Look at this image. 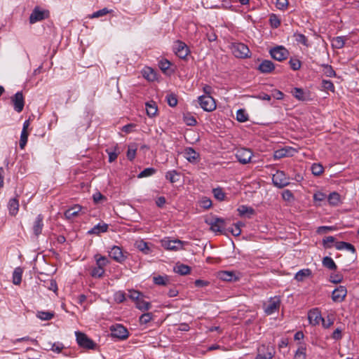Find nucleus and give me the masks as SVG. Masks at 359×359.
Instances as JSON below:
<instances>
[{
  "mask_svg": "<svg viewBox=\"0 0 359 359\" xmlns=\"http://www.w3.org/2000/svg\"><path fill=\"white\" fill-rule=\"evenodd\" d=\"M230 49L232 54L237 58L245 59L251 56L249 48L243 43H232Z\"/></svg>",
  "mask_w": 359,
  "mask_h": 359,
  "instance_id": "1",
  "label": "nucleus"
},
{
  "mask_svg": "<svg viewBox=\"0 0 359 359\" xmlns=\"http://www.w3.org/2000/svg\"><path fill=\"white\" fill-rule=\"evenodd\" d=\"M272 182L275 187L281 189L290 184V178L283 171L278 170L273 175Z\"/></svg>",
  "mask_w": 359,
  "mask_h": 359,
  "instance_id": "2",
  "label": "nucleus"
},
{
  "mask_svg": "<svg viewBox=\"0 0 359 359\" xmlns=\"http://www.w3.org/2000/svg\"><path fill=\"white\" fill-rule=\"evenodd\" d=\"M162 247L169 250H180L183 248L184 242L178 239L165 238L161 241Z\"/></svg>",
  "mask_w": 359,
  "mask_h": 359,
  "instance_id": "3",
  "label": "nucleus"
},
{
  "mask_svg": "<svg viewBox=\"0 0 359 359\" xmlns=\"http://www.w3.org/2000/svg\"><path fill=\"white\" fill-rule=\"evenodd\" d=\"M201 107L207 111H211L216 108L215 100L209 95H203L198 97Z\"/></svg>",
  "mask_w": 359,
  "mask_h": 359,
  "instance_id": "4",
  "label": "nucleus"
},
{
  "mask_svg": "<svg viewBox=\"0 0 359 359\" xmlns=\"http://www.w3.org/2000/svg\"><path fill=\"white\" fill-rule=\"evenodd\" d=\"M75 335L79 346L88 349H93L95 348V344L84 333L76 332Z\"/></svg>",
  "mask_w": 359,
  "mask_h": 359,
  "instance_id": "5",
  "label": "nucleus"
},
{
  "mask_svg": "<svg viewBox=\"0 0 359 359\" xmlns=\"http://www.w3.org/2000/svg\"><path fill=\"white\" fill-rule=\"evenodd\" d=\"M111 335L114 338L124 340L128 337V330L121 324L112 325L110 327Z\"/></svg>",
  "mask_w": 359,
  "mask_h": 359,
  "instance_id": "6",
  "label": "nucleus"
},
{
  "mask_svg": "<svg viewBox=\"0 0 359 359\" xmlns=\"http://www.w3.org/2000/svg\"><path fill=\"white\" fill-rule=\"evenodd\" d=\"M236 157L237 160L242 164H247L249 163L253 156V153L251 150L241 148L237 149L236 152Z\"/></svg>",
  "mask_w": 359,
  "mask_h": 359,
  "instance_id": "7",
  "label": "nucleus"
},
{
  "mask_svg": "<svg viewBox=\"0 0 359 359\" xmlns=\"http://www.w3.org/2000/svg\"><path fill=\"white\" fill-rule=\"evenodd\" d=\"M274 353L275 351L273 347L262 345L257 349V355L255 359H272Z\"/></svg>",
  "mask_w": 359,
  "mask_h": 359,
  "instance_id": "8",
  "label": "nucleus"
},
{
  "mask_svg": "<svg viewBox=\"0 0 359 359\" xmlns=\"http://www.w3.org/2000/svg\"><path fill=\"white\" fill-rule=\"evenodd\" d=\"M270 55L273 59L283 61L287 57L289 52L283 46H277L270 50Z\"/></svg>",
  "mask_w": 359,
  "mask_h": 359,
  "instance_id": "9",
  "label": "nucleus"
},
{
  "mask_svg": "<svg viewBox=\"0 0 359 359\" xmlns=\"http://www.w3.org/2000/svg\"><path fill=\"white\" fill-rule=\"evenodd\" d=\"M173 50L175 55L182 59L185 58L189 52L188 46L184 42L180 41L175 42Z\"/></svg>",
  "mask_w": 359,
  "mask_h": 359,
  "instance_id": "10",
  "label": "nucleus"
},
{
  "mask_svg": "<svg viewBox=\"0 0 359 359\" xmlns=\"http://www.w3.org/2000/svg\"><path fill=\"white\" fill-rule=\"evenodd\" d=\"M280 301L278 297L271 298L267 304H264V311L267 315H271L279 309Z\"/></svg>",
  "mask_w": 359,
  "mask_h": 359,
  "instance_id": "11",
  "label": "nucleus"
},
{
  "mask_svg": "<svg viewBox=\"0 0 359 359\" xmlns=\"http://www.w3.org/2000/svg\"><path fill=\"white\" fill-rule=\"evenodd\" d=\"M347 294V290L345 286L340 285L334 289L332 293V299L334 302H342Z\"/></svg>",
  "mask_w": 359,
  "mask_h": 359,
  "instance_id": "12",
  "label": "nucleus"
},
{
  "mask_svg": "<svg viewBox=\"0 0 359 359\" xmlns=\"http://www.w3.org/2000/svg\"><path fill=\"white\" fill-rule=\"evenodd\" d=\"M14 109L17 112H21L23 109L25 102L22 92H17L13 97H11Z\"/></svg>",
  "mask_w": 359,
  "mask_h": 359,
  "instance_id": "13",
  "label": "nucleus"
},
{
  "mask_svg": "<svg viewBox=\"0 0 359 359\" xmlns=\"http://www.w3.org/2000/svg\"><path fill=\"white\" fill-rule=\"evenodd\" d=\"M109 255L111 258L117 262L121 263L126 259L121 248L118 246L114 245L109 251Z\"/></svg>",
  "mask_w": 359,
  "mask_h": 359,
  "instance_id": "14",
  "label": "nucleus"
},
{
  "mask_svg": "<svg viewBox=\"0 0 359 359\" xmlns=\"http://www.w3.org/2000/svg\"><path fill=\"white\" fill-rule=\"evenodd\" d=\"M43 228V216L39 214L36 217L32 224V231L36 237H38L42 233Z\"/></svg>",
  "mask_w": 359,
  "mask_h": 359,
  "instance_id": "15",
  "label": "nucleus"
},
{
  "mask_svg": "<svg viewBox=\"0 0 359 359\" xmlns=\"http://www.w3.org/2000/svg\"><path fill=\"white\" fill-rule=\"evenodd\" d=\"M292 95L299 101L311 100L310 93L309 91H304L302 88H294L291 91Z\"/></svg>",
  "mask_w": 359,
  "mask_h": 359,
  "instance_id": "16",
  "label": "nucleus"
},
{
  "mask_svg": "<svg viewBox=\"0 0 359 359\" xmlns=\"http://www.w3.org/2000/svg\"><path fill=\"white\" fill-rule=\"evenodd\" d=\"M308 319L310 324L316 325H318L320 321H323V318H322L321 313L318 309H316L309 311L308 313Z\"/></svg>",
  "mask_w": 359,
  "mask_h": 359,
  "instance_id": "17",
  "label": "nucleus"
},
{
  "mask_svg": "<svg viewBox=\"0 0 359 359\" xmlns=\"http://www.w3.org/2000/svg\"><path fill=\"white\" fill-rule=\"evenodd\" d=\"M275 69L273 62L269 60H263L258 67V70L263 74H269Z\"/></svg>",
  "mask_w": 359,
  "mask_h": 359,
  "instance_id": "18",
  "label": "nucleus"
},
{
  "mask_svg": "<svg viewBox=\"0 0 359 359\" xmlns=\"http://www.w3.org/2000/svg\"><path fill=\"white\" fill-rule=\"evenodd\" d=\"M210 225L212 231L222 233L224 228V221L219 218H212L210 222Z\"/></svg>",
  "mask_w": 359,
  "mask_h": 359,
  "instance_id": "19",
  "label": "nucleus"
},
{
  "mask_svg": "<svg viewBox=\"0 0 359 359\" xmlns=\"http://www.w3.org/2000/svg\"><path fill=\"white\" fill-rule=\"evenodd\" d=\"M82 210V207L79 205H75L65 212V216L67 219H72L76 217Z\"/></svg>",
  "mask_w": 359,
  "mask_h": 359,
  "instance_id": "20",
  "label": "nucleus"
},
{
  "mask_svg": "<svg viewBox=\"0 0 359 359\" xmlns=\"http://www.w3.org/2000/svg\"><path fill=\"white\" fill-rule=\"evenodd\" d=\"M184 157L190 163H196L199 158V154L191 147L184 151Z\"/></svg>",
  "mask_w": 359,
  "mask_h": 359,
  "instance_id": "21",
  "label": "nucleus"
},
{
  "mask_svg": "<svg viewBox=\"0 0 359 359\" xmlns=\"http://www.w3.org/2000/svg\"><path fill=\"white\" fill-rule=\"evenodd\" d=\"M45 18V12L35 8L29 16V22L33 24Z\"/></svg>",
  "mask_w": 359,
  "mask_h": 359,
  "instance_id": "22",
  "label": "nucleus"
},
{
  "mask_svg": "<svg viewBox=\"0 0 359 359\" xmlns=\"http://www.w3.org/2000/svg\"><path fill=\"white\" fill-rule=\"evenodd\" d=\"M108 229V225L105 223H99L94 226L91 229L88 231V234L99 235L101 233L106 232Z\"/></svg>",
  "mask_w": 359,
  "mask_h": 359,
  "instance_id": "23",
  "label": "nucleus"
},
{
  "mask_svg": "<svg viewBox=\"0 0 359 359\" xmlns=\"http://www.w3.org/2000/svg\"><path fill=\"white\" fill-rule=\"evenodd\" d=\"M334 245H335L336 249L338 250H346L351 252L352 253H355V252H356L355 247L349 243L339 241V242H336Z\"/></svg>",
  "mask_w": 359,
  "mask_h": 359,
  "instance_id": "24",
  "label": "nucleus"
},
{
  "mask_svg": "<svg viewBox=\"0 0 359 359\" xmlns=\"http://www.w3.org/2000/svg\"><path fill=\"white\" fill-rule=\"evenodd\" d=\"M143 76L148 81H154L157 79L156 73L154 70L149 67H146L142 70Z\"/></svg>",
  "mask_w": 359,
  "mask_h": 359,
  "instance_id": "25",
  "label": "nucleus"
},
{
  "mask_svg": "<svg viewBox=\"0 0 359 359\" xmlns=\"http://www.w3.org/2000/svg\"><path fill=\"white\" fill-rule=\"evenodd\" d=\"M153 282L154 284H156L157 285L165 286L170 283V278L167 275H164V276L158 275V276H155L153 277Z\"/></svg>",
  "mask_w": 359,
  "mask_h": 359,
  "instance_id": "26",
  "label": "nucleus"
},
{
  "mask_svg": "<svg viewBox=\"0 0 359 359\" xmlns=\"http://www.w3.org/2000/svg\"><path fill=\"white\" fill-rule=\"evenodd\" d=\"M241 273L236 271H226V282H236L241 279Z\"/></svg>",
  "mask_w": 359,
  "mask_h": 359,
  "instance_id": "27",
  "label": "nucleus"
},
{
  "mask_svg": "<svg viewBox=\"0 0 359 359\" xmlns=\"http://www.w3.org/2000/svg\"><path fill=\"white\" fill-rule=\"evenodd\" d=\"M8 208L9 210V212L11 215H15L19 210V203L18 201L14 198H11L8 204Z\"/></svg>",
  "mask_w": 359,
  "mask_h": 359,
  "instance_id": "28",
  "label": "nucleus"
},
{
  "mask_svg": "<svg viewBox=\"0 0 359 359\" xmlns=\"http://www.w3.org/2000/svg\"><path fill=\"white\" fill-rule=\"evenodd\" d=\"M311 274V271L309 269H304L299 271L294 276V279L301 282L303 281L306 278L309 277Z\"/></svg>",
  "mask_w": 359,
  "mask_h": 359,
  "instance_id": "29",
  "label": "nucleus"
},
{
  "mask_svg": "<svg viewBox=\"0 0 359 359\" xmlns=\"http://www.w3.org/2000/svg\"><path fill=\"white\" fill-rule=\"evenodd\" d=\"M346 38L345 36H337L332 40V46L334 48L340 49L345 45Z\"/></svg>",
  "mask_w": 359,
  "mask_h": 359,
  "instance_id": "30",
  "label": "nucleus"
},
{
  "mask_svg": "<svg viewBox=\"0 0 359 359\" xmlns=\"http://www.w3.org/2000/svg\"><path fill=\"white\" fill-rule=\"evenodd\" d=\"M180 173L175 170H169L165 173V179L170 183H175L179 180Z\"/></svg>",
  "mask_w": 359,
  "mask_h": 359,
  "instance_id": "31",
  "label": "nucleus"
},
{
  "mask_svg": "<svg viewBox=\"0 0 359 359\" xmlns=\"http://www.w3.org/2000/svg\"><path fill=\"white\" fill-rule=\"evenodd\" d=\"M136 307L142 311H148L151 308V303L144 300L142 297L135 302Z\"/></svg>",
  "mask_w": 359,
  "mask_h": 359,
  "instance_id": "32",
  "label": "nucleus"
},
{
  "mask_svg": "<svg viewBox=\"0 0 359 359\" xmlns=\"http://www.w3.org/2000/svg\"><path fill=\"white\" fill-rule=\"evenodd\" d=\"M135 246L139 250L143 252L144 254H149L151 252L148 243L142 240L136 241Z\"/></svg>",
  "mask_w": 359,
  "mask_h": 359,
  "instance_id": "33",
  "label": "nucleus"
},
{
  "mask_svg": "<svg viewBox=\"0 0 359 359\" xmlns=\"http://www.w3.org/2000/svg\"><path fill=\"white\" fill-rule=\"evenodd\" d=\"M22 269L18 267L16 268L13 273V283L15 285H19L22 281Z\"/></svg>",
  "mask_w": 359,
  "mask_h": 359,
  "instance_id": "34",
  "label": "nucleus"
},
{
  "mask_svg": "<svg viewBox=\"0 0 359 359\" xmlns=\"http://www.w3.org/2000/svg\"><path fill=\"white\" fill-rule=\"evenodd\" d=\"M323 265L330 270H335L337 269L336 264L334 263V260L330 257H325L323 258Z\"/></svg>",
  "mask_w": 359,
  "mask_h": 359,
  "instance_id": "35",
  "label": "nucleus"
},
{
  "mask_svg": "<svg viewBox=\"0 0 359 359\" xmlns=\"http://www.w3.org/2000/svg\"><path fill=\"white\" fill-rule=\"evenodd\" d=\"M137 149V147L136 144H133L128 145V151H127V154H126V156H127V158L128 160L133 161L135 158Z\"/></svg>",
  "mask_w": 359,
  "mask_h": 359,
  "instance_id": "36",
  "label": "nucleus"
},
{
  "mask_svg": "<svg viewBox=\"0 0 359 359\" xmlns=\"http://www.w3.org/2000/svg\"><path fill=\"white\" fill-rule=\"evenodd\" d=\"M191 269L185 264L177 265L175 268V271L180 275H187L190 273Z\"/></svg>",
  "mask_w": 359,
  "mask_h": 359,
  "instance_id": "37",
  "label": "nucleus"
},
{
  "mask_svg": "<svg viewBox=\"0 0 359 359\" xmlns=\"http://www.w3.org/2000/svg\"><path fill=\"white\" fill-rule=\"evenodd\" d=\"M157 107L154 102L146 104V111L149 116L152 117L156 114Z\"/></svg>",
  "mask_w": 359,
  "mask_h": 359,
  "instance_id": "38",
  "label": "nucleus"
},
{
  "mask_svg": "<svg viewBox=\"0 0 359 359\" xmlns=\"http://www.w3.org/2000/svg\"><path fill=\"white\" fill-rule=\"evenodd\" d=\"M236 120L238 122L243 123L248 120V114L245 109H238L236 112Z\"/></svg>",
  "mask_w": 359,
  "mask_h": 359,
  "instance_id": "39",
  "label": "nucleus"
},
{
  "mask_svg": "<svg viewBox=\"0 0 359 359\" xmlns=\"http://www.w3.org/2000/svg\"><path fill=\"white\" fill-rule=\"evenodd\" d=\"M328 202L332 205H337L340 201V196L337 192H332L328 196Z\"/></svg>",
  "mask_w": 359,
  "mask_h": 359,
  "instance_id": "40",
  "label": "nucleus"
},
{
  "mask_svg": "<svg viewBox=\"0 0 359 359\" xmlns=\"http://www.w3.org/2000/svg\"><path fill=\"white\" fill-rule=\"evenodd\" d=\"M238 211L239 212V215L241 216H244L246 215H251L254 214V210L250 208L245 205H241L238 208Z\"/></svg>",
  "mask_w": 359,
  "mask_h": 359,
  "instance_id": "41",
  "label": "nucleus"
},
{
  "mask_svg": "<svg viewBox=\"0 0 359 359\" xmlns=\"http://www.w3.org/2000/svg\"><path fill=\"white\" fill-rule=\"evenodd\" d=\"M311 169L312 173L316 176L320 175L324 171L323 166L320 163H313L311 165Z\"/></svg>",
  "mask_w": 359,
  "mask_h": 359,
  "instance_id": "42",
  "label": "nucleus"
},
{
  "mask_svg": "<svg viewBox=\"0 0 359 359\" xmlns=\"http://www.w3.org/2000/svg\"><path fill=\"white\" fill-rule=\"evenodd\" d=\"M282 198L285 201L293 202L294 201V196L292 192L289 189H285L282 192Z\"/></svg>",
  "mask_w": 359,
  "mask_h": 359,
  "instance_id": "43",
  "label": "nucleus"
},
{
  "mask_svg": "<svg viewBox=\"0 0 359 359\" xmlns=\"http://www.w3.org/2000/svg\"><path fill=\"white\" fill-rule=\"evenodd\" d=\"M333 243H336V239L334 236H330L323 239V245L325 248H331Z\"/></svg>",
  "mask_w": 359,
  "mask_h": 359,
  "instance_id": "44",
  "label": "nucleus"
},
{
  "mask_svg": "<svg viewBox=\"0 0 359 359\" xmlns=\"http://www.w3.org/2000/svg\"><path fill=\"white\" fill-rule=\"evenodd\" d=\"M306 347L303 345L300 346L297 350L294 359H306Z\"/></svg>",
  "mask_w": 359,
  "mask_h": 359,
  "instance_id": "45",
  "label": "nucleus"
},
{
  "mask_svg": "<svg viewBox=\"0 0 359 359\" xmlns=\"http://www.w3.org/2000/svg\"><path fill=\"white\" fill-rule=\"evenodd\" d=\"M269 22L273 28H278L280 25V20L276 14H271L269 16Z\"/></svg>",
  "mask_w": 359,
  "mask_h": 359,
  "instance_id": "46",
  "label": "nucleus"
},
{
  "mask_svg": "<svg viewBox=\"0 0 359 359\" xmlns=\"http://www.w3.org/2000/svg\"><path fill=\"white\" fill-rule=\"evenodd\" d=\"M155 173H156V170L154 168H145L144 170H143L142 172H140L138 174L137 177L138 178L147 177L151 176Z\"/></svg>",
  "mask_w": 359,
  "mask_h": 359,
  "instance_id": "47",
  "label": "nucleus"
},
{
  "mask_svg": "<svg viewBox=\"0 0 359 359\" xmlns=\"http://www.w3.org/2000/svg\"><path fill=\"white\" fill-rule=\"evenodd\" d=\"M36 316L42 320H48L53 318L54 314L48 311H39Z\"/></svg>",
  "mask_w": 359,
  "mask_h": 359,
  "instance_id": "48",
  "label": "nucleus"
},
{
  "mask_svg": "<svg viewBox=\"0 0 359 359\" xmlns=\"http://www.w3.org/2000/svg\"><path fill=\"white\" fill-rule=\"evenodd\" d=\"M104 271V269L95 266L94 268L92 269L90 275L93 278H101L102 276H103Z\"/></svg>",
  "mask_w": 359,
  "mask_h": 359,
  "instance_id": "49",
  "label": "nucleus"
},
{
  "mask_svg": "<svg viewBox=\"0 0 359 359\" xmlns=\"http://www.w3.org/2000/svg\"><path fill=\"white\" fill-rule=\"evenodd\" d=\"M94 258L96 262V265H102L104 266H106L109 264V260L104 256H101L97 254L94 256Z\"/></svg>",
  "mask_w": 359,
  "mask_h": 359,
  "instance_id": "50",
  "label": "nucleus"
},
{
  "mask_svg": "<svg viewBox=\"0 0 359 359\" xmlns=\"http://www.w3.org/2000/svg\"><path fill=\"white\" fill-rule=\"evenodd\" d=\"M111 12V10H109L108 8H104L102 9H100L99 11H97L95 12H94L91 15H90V18H100V17H102V16H104V15H106L108 13H110Z\"/></svg>",
  "mask_w": 359,
  "mask_h": 359,
  "instance_id": "51",
  "label": "nucleus"
},
{
  "mask_svg": "<svg viewBox=\"0 0 359 359\" xmlns=\"http://www.w3.org/2000/svg\"><path fill=\"white\" fill-rule=\"evenodd\" d=\"M153 318V315L151 313H143L140 317V323L141 325H145V324H147L148 323H149Z\"/></svg>",
  "mask_w": 359,
  "mask_h": 359,
  "instance_id": "52",
  "label": "nucleus"
},
{
  "mask_svg": "<svg viewBox=\"0 0 359 359\" xmlns=\"http://www.w3.org/2000/svg\"><path fill=\"white\" fill-rule=\"evenodd\" d=\"M212 193L214 195V197L219 200V201H223L224 200V192L223 191L222 188H215L212 189Z\"/></svg>",
  "mask_w": 359,
  "mask_h": 359,
  "instance_id": "53",
  "label": "nucleus"
},
{
  "mask_svg": "<svg viewBox=\"0 0 359 359\" xmlns=\"http://www.w3.org/2000/svg\"><path fill=\"white\" fill-rule=\"evenodd\" d=\"M128 297L136 302L142 297V294L137 290H128Z\"/></svg>",
  "mask_w": 359,
  "mask_h": 359,
  "instance_id": "54",
  "label": "nucleus"
},
{
  "mask_svg": "<svg viewBox=\"0 0 359 359\" xmlns=\"http://www.w3.org/2000/svg\"><path fill=\"white\" fill-rule=\"evenodd\" d=\"M294 37L295 40L299 43L303 44L305 46H309L308 39L307 38L302 34H294Z\"/></svg>",
  "mask_w": 359,
  "mask_h": 359,
  "instance_id": "55",
  "label": "nucleus"
},
{
  "mask_svg": "<svg viewBox=\"0 0 359 359\" xmlns=\"http://www.w3.org/2000/svg\"><path fill=\"white\" fill-rule=\"evenodd\" d=\"M290 67L296 71L300 69L302 63L297 58H291L289 61Z\"/></svg>",
  "mask_w": 359,
  "mask_h": 359,
  "instance_id": "56",
  "label": "nucleus"
},
{
  "mask_svg": "<svg viewBox=\"0 0 359 359\" xmlns=\"http://www.w3.org/2000/svg\"><path fill=\"white\" fill-rule=\"evenodd\" d=\"M159 68L165 72L170 67V62L166 59H162L158 62Z\"/></svg>",
  "mask_w": 359,
  "mask_h": 359,
  "instance_id": "57",
  "label": "nucleus"
},
{
  "mask_svg": "<svg viewBox=\"0 0 359 359\" xmlns=\"http://www.w3.org/2000/svg\"><path fill=\"white\" fill-rule=\"evenodd\" d=\"M166 100L170 107H175L177 104V99L174 94H168L166 96Z\"/></svg>",
  "mask_w": 359,
  "mask_h": 359,
  "instance_id": "58",
  "label": "nucleus"
},
{
  "mask_svg": "<svg viewBox=\"0 0 359 359\" xmlns=\"http://www.w3.org/2000/svg\"><path fill=\"white\" fill-rule=\"evenodd\" d=\"M28 133L27 131H22L20 140V147L24 149L27 142Z\"/></svg>",
  "mask_w": 359,
  "mask_h": 359,
  "instance_id": "59",
  "label": "nucleus"
},
{
  "mask_svg": "<svg viewBox=\"0 0 359 359\" xmlns=\"http://www.w3.org/2000/svg\"><path fill=\"white\" fill-rule=\"evenodd\" d=\"M199 204L201 207L203 208L204 209H208L210 208V206L212 205V201L210 198L207 197H203L199 201Z\"/></svg>",
  "mask_w": 359,
  "mask_h": 359,
  "instance_id": "60",
  "label": "nucleus"
},
{
  "mask_svg": "<svg viewBox=\"0 0 359 359\" xmlns=\"http://www.w3.org/2000/svg\"><path fill=\"white\" fill-rule=\"evenodd\" d=\"M322 86L325 90L334 91V86L333 83L330 80H323Z\"/></svg>",
  "mask_w": 359,
  "mask_h": 359,
  "instance_id": "61",
  "label": "nucleus"
},
{
  "mask_svg": "<svg viewBox=\"0 0 359 359\" xmlns=\"http://www.w3.org/2000/svg\"><path fill=\"white\" fill-rule=\"evenodd\" d=\"M287 150L285 149H278L274 152L273 156L276 159H280L287 156Z\"/></svg>",
  "mask_w": 359,
  "mask_h": 359,
  "instance_id": "62",
  "label": "nucleus"
},
{
  "mask_svg": "<svg viewBox=\"0 0 359 359\" xmlns=\"http://www.w3.org/2000/svg\"><path fill=\"white\" fill-rule=\"evenodd\" d=\"M114 299L118 303H121L126 300L125 293L123 291H118L114 294Z\"/></svg>",
  "mask_w": 359,
  "mask_h": 359,
  "instance_id": "63",
  "label": "nucleus"
},
{
  "mask_svg": "<svg viewBox=\"0 0 359 359\" xmlns=\"http://www.w3.org/2000/svg\"><path fill=\"white\" fill-rule=\"evenodd\" d=\"M327 198V196L325 194L318 191L313 194V200L316 202H321Z\"/></svg>",
  "mask_w": 359,
  "mask_h": 359,
  "instance_id": "64",
  "label": "nucleus"
}]
</instances>
